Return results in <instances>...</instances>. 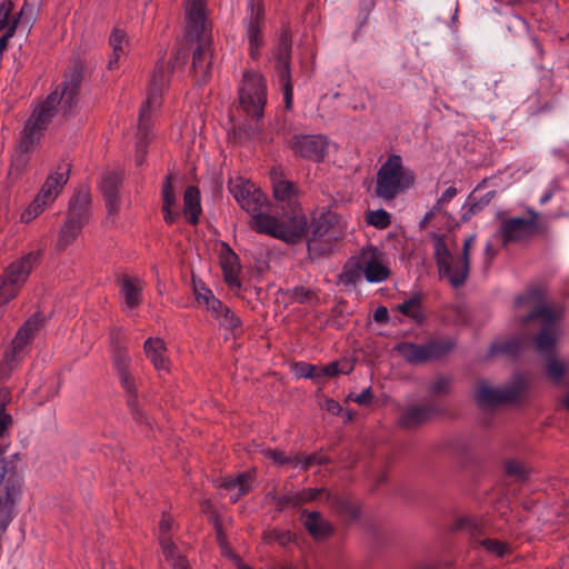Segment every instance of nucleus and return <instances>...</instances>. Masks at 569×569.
Wrapping results in <instances>:
<instances>
[{"mask_svg":"<svg viewBox=\"0 0 569 569\" xmlns=\"http://www.w3.org/2000/svg\"><path fill=\"white\" fill-rule=\"evenodd\" d=\"M229 191L239 206L250 216L248 224L253 231L268 234L287 243H297L307 230V218L297 209L276 217L267 212V196L249 180L237 177L230 179Z\"/></svg>","mask_w":569,"mask_h":569,"instance_id":"f257e3e1","label":"nucleus"},{"mask_svg":"<svg viewBox=\"0 0 569 569\" xmlns=\"http://www.w3.org/2000/svg\"><path fill=\"white\" fill-rule=\"evenodd\" d=\"M515 313L522 323L536 321L541 326L533 345L538 353L550 356L561 337L559 320L562 309L545 303L542 288H530L515 299Z\"/></svg>","mask_w":569,"mask_h":569,"instance_id":"f03ea898","label":"nucleus"},{"mask_svg":"<svg viewBox=\"0 0 569 569\" xmlns=\"http://www.w3.org/2000/svg\"><path fill=\"white\" fill-rule=\"evenodd\" d=\"M206 0H186L184 40L194 44L192 69L198 83L208 81L211 74V29L207 21Z\"/></svg>","mask_w":569,"mask_h":569,"instance_id":"7ed1b4c3","label":"nucleus"},{"mask_svg":"<svg viewBox=\"0 0 569 569\" xmlns=\"http://www.w3.org/2000/svg\"><path fill=\"white\" fill-rule=\"evenodd\" d=\"M432 238L435 240V258L439 274L447 278L452 287H460L469 273L470 251L476 241V234H470L465 239L460 258L452 257L442 236L433 233Z\"/></svg>","mask_w":569,"mask_h":569,"instance_id":"20e7f679","label":"nucleus"},{"mask_svg":"<svg viewBox=\"0 0 569 569\" xmlns=\"http://www.w3.org/2000/svg\"><path fill=\"white\" fill-rule=\"evenodd\" d=\"M81 82V72L74 70L62 83L61 89L54 90L48 98L39 104L28 121L33 122L40 129L44 130L51 121L56 106H59L63 113L71 111L76 103Z\"/></svg>","mask_w":569,"mask_h":569,"instance_id":"39448f33","label":"nucleus"},{"mask_svg":"<svg viewBox=\"0 0 569 569\" xmlns=\"http://www.w3.org/2000/svg\"><path fill=\"white\" fill-rule=\"evenodd\" d=\"M415 172L403 166L402 158L391 154L377 172L376 194L383 200H392L415 182Z\"/></svg>","mask_w":569,"mask_h":569,"instance_id":"423d86ee","label":"nucleus"},{"mask_svg":"<svg viewBox=\"0 0 569 569\" xmlns=\"http://www.w3.org/2000/svg\"><path fill=\"white\" fill-rule=\"evenodd\" d=\"M71 166L67 162L60 163L51 171L34 200L21 213V221L29 223L51 206L70 178Z\"/></svg>","mask_w":569,"mask_h":569,"instance_id":"0eeeda50","label":"nucleus"},{"mask_svg":"<svg viewBox=\"0 0 569 569\" xmlns=\"http://www.w3.org/2000/svg\"><path fill=\"white\" fill-rule=\"evenodd\" d=\"M343 236V226L332 212L321 214L315 223L312 236L308 239V252L311 259L329 254L335 243Z\"/></svg>","mask_w":569,"mask_h":569,"instance_id":"6e6552de","label":"nucleus"},{"mask_svg":"<svg viewBox=\"0 0 569 569\" xmlns=\"http://www.w3.org/2000/svg\"><path fill=\"white\" fill-rule=\"evenodd\" d=\"M239 102L243 111L252 119H260L267 102V86L263 76L256 71H246L239 87Z\"/></svg>","mask_w":569,"mask_h":569,"instance_id":"1a4fd4ad","label":"nucleus"},{"mask_svg":"<svg viewBox=\"0 0 569 569\" xmlns=\"http://www.w3.org/2000/svg\"><path fill=\"white\" fill-rule=\"evenodd\" d=\"M539 233V214L532 210L526 217H509L501 220L498 237L502 246L527 242Z\"/></svg>","mask_w":569,"mask_h":569,"instance_id":"9d476101","label":"nucleus"},{"mask_svg":"<svg viewBox=\"0 0 569 569\" xmlns=\"http://www.w3.org/2000/svg\"><path fill=\"white\" fill-rule=\"evenodd\" d=\"M169 83V70L163 64H157L150 81L148 98L143 103L139 116V132L146 130L152 113L160 107L161 97Z\"/></svg>","mask_w":569,"mask_h":569,"instance_id":"9b49d317","label":"nucleus"},{"mask_svg":"<svg viewBox=\"0 0 569 569\" xmlns=\"http://www.w3.org/2000/svg\"><path fill=\"white\" fill-rule=\"evenodd\" d=\"M290 53L291 34L288 29H283L278 39V44L274 50V58L277 73L283 87V98L287 109L291 108L293 97V88L290 78Z\"/></svg>","mask_w":569,"mask_h":569,"instance_id":"f8f14e48","label":"nucleus"},{"mask_svg":"<svg viewBox=\"0 0 569 569\" xmlns=\"http://www.w3.org/2000/svg\"><path fill=\"white\" fill-rule=\"evenodd\" d=\"M363 277L370 283H379L389 279L391 270L387 254L373 246L363 247L359 253Z\"/></svg>","mask_w":569,"mask_h":569,"instance_id":"ddd939ff","label":"nucleus"},{"mask_svg":"<svg viewBox=\"0 0 569 569\" xmlns=\"http://www.w3.org/2000/svg\"><path fill=\"white\" fill-rule=\"evenodd\" d=\"M453 345L448 341H435L427 345H415L411 342L399 343L397 351L410 363H423L439 358L452 349Z\"/></svg>","mask_w":569,"mask_h":569,"instance_id":"4468645a","label":"nucleus"},{"mask_svg":"<svg viewBox=\"0 0 569 569\" xmlns=\"http://www.w3.org/2000/svg\"><path fill=\"white\" fill-rule=\"evenodd\" d=\"M249 17L244 21L246 36L249 42V54L257 59L263 46L262 28L264 26V7L262 0L249 1Z\"/></svg>","mask_w":569,"mask_h":569,"instance_id":"2eb2a0df","label":"nucleus"},{"mask_svg":"<svg viewBox=\"0 0 569 569\" xmlns=\"http://www.w3.org/2000/svg\"><path fill=\"white\" fill-rule=\"evenodd\" d=\"M329 143V139L322 134L296 136L291 148L296 156L319 163L327 157Z\"/></svg>","mask_w":569,"mask_h":569,"instance_id":"dca6fc26","label":"nucleus"},{"mask_svg":"<svg viewBox=\"0 0 569 569\" xmlns=\"http://www.w3.org/2000/svg\"><path fill=\"white\" fill-rule=\"evenodd\" d=\"M523 390L522 385L495 389L486 381H479L475 390V399L481 407H490L517 400Z\"/></svg>","mask_w":569,"mask_h":569,"instance_id":"f3484780","label":"nucleus"},{"mask_svg":"<svg viewBox=\"0 0 569 569\" xmlns=\"http://www.w3.org/2000/svg\"><path fill=\"white\" fill-rule=\"evenodd\" d=\"M122 311L129 313L143 302L144 281L137 276L122 274L117 279Z\"/></svg>","mask_w":569,"mask_h":569,"instance_id":"a211bd4d","label":"nucleus"},{"mask_svg":"<svg viewBox=\"0 0 569 569\" xmlns=\"http://www.w3.org/2000/svg\"><path fill=\"white\" fill-rule=\"evenodd\" d=\"M20 492V478L4 459L0 460V500L16 502Z\"/></svg>","mask_w":569,"mask_h":569,"instance_id":"6ab92c4d","label":"nucleus"},{"mask_svg":"<svg viewBox=\"0 0 569 569\" xmlns=\"http://www.w3.org/2000/svg\"><path fill=\"white\" fill-rule=\"evenodd\" d=\"M19 26V17L14 12L11 0L0 2V53L8 47V41L14 36Z\"/></svg>","mask_w":569,"mask_h":569,"instance_id":"aec40b11","label":"nucleus"},{"mask_svg":"<svg viewBox=\"0 0 569 569\" xmlns=\"http://www.w3.org/2000/svg\"><path fill=\"white\" fill-rule=\"evenodd\" d=\"M42 326V320L38 315L31 316L18 330L11 341L9 350L21 356H26V348L31 343L34 335Z\"/></svg>","mask_w":569,"mask_h":569,"instance_id":"412c9836","label":"nucleus"},{"mask_svg":"<svg viewBox=\"0 0 569 569\" xmlns=\"http://www.w3.org/2000/svg\"><path fill=\"white\" fill-rule=\"evenodd\" d=\"M38 254L34 252H29L22 258L11 262L2 276L22 288L29 278L34 264L37 263Z\"/></svg>","mask_w":569,"mask_h":569,"instance_id":"4be33fe9","label":"nucleus"},{"mask_svg":"<svg viewBox=\"0 0 569 569\" xmlns=\"http://www.w3.org/2000/svg\"><path fill=\"white\" fill-rule=\"evenodd\" d=\"M122 182V173L107 172L103 174L101 190L106 200V206L110 214H118L120 208L119 187Z\"/></svg>","mask_w":569,"mask_h":569,"instance_id":"5701e85b","label":"nucleus"},{"mask_svg":"<svg viewBox=\"0 0 569 569\" xmlns=\"http://www.w3.org/2000/svg\"><path fill=\"white\" fill-rule=\"evenodd\" d=\"M143 351L147 359L153 365L157 371H169L170 360L167 356V347L160 338H148L143 343Z\"/></svg>","mask_w":569,"mask_h":569,"instance_id":"b1692460","label":"nucleus"},{"mask_svg":"<svg viewBox=\"0 0 569 569\" xmlns=\"http://www.w3.org/2000/svg\"><path fill=\"white\" fill-rule=\"evenodd\" d=\"M253 483V473L251 471L240 472L234 477H229L222 479L220 487L230 491V499L232 502L238 501V499L248 493Z\"/></svg>","mask_w":569,"mask_h":569,"instance_id":"393cba45","label":"nucleus"},{"mask_svg":"<svg viewBox=\"0 0 569 569\" xmlns=\"http://www.w3.org/2000/svg\"><path fill=\"white\" fill-rule=\"evenodd\" d=\"M433 413L435 409L430 406H412L402 411L398 425L405 429H413L427 422Z\"/></svg>","mask_w":569,"mask_h":569,"instance_id":"a878e982","label":"nucleus"},{"mask_svg":"<svg viewBox=\"0 0 569 569\" xmlns=\"http://www.w3.org/2000/svg\"><path fill=\"white\" fill-rule=\"evenodd\" d=\"M109 44L112 49V53L108 61V69L114 70L119 67L120 59L128 53L129 41L126 31L116 27L110 34Z\"/></svg>","mask_w":569,"mask_h":569,"instance_id":"bb28decb","label":"nucleus"},{"mask_svg":"<svg viewBox=\"0 0 569 569\" xmlns=\"http://www.w3.org/2000/svg\"><path fill=\"white\" fill-rule=\"evenodd\" d=\"M161 199H162V213H163V220L168 224H173L178 221L180 217L179 210L176 209L177 207V198L176 193L173 191V187L171 183V177L168 176L162 184L161 190Z\"/></svg>","mask_w":569,"mask_h":569,"instance_id":"cd10ccee","label":"nucleus"},{"mask_svg":"<svg viewBox=\"0 0 569 569\" xmlns=\"http://www.w3.org/2000/svg\"><path fill=\"white\" fill-rule=\"evenodd\" d=\"M91 203V194L88 189H79L70 200L68 217L82 223L88 222V210Z\"/></svg>","mask_w":569,"mask_h":569,"instance_id":"c85d7f7f","label":"nucleus"},{"mask_svg":"<svg viewBox=\"0 0 569 569\" xmlns=\"http://www.w3.org/2000/svg\"><path fill=\"white\" fill-rule=\"evenodd\" d=\"M201 213L200 191L190 186L183 194V214L190 224H197Z\"/></svg>","mask_w":569,"mask_h":569,"instance_id":"c756f323","label":"nucleus"},{"mask_svg":"<svg viewBox=\"0 0 569 569\" xmlns=\"http://www.w3.org/2000/svg\"><path fill=\"white\" fill-rule=\"evenodd\" d=\"M305 527L308 532L316 539H325L332 532V527L317 511L303 512Z\"/></svg>","mask_w":569,"mask_h":569,"instance_id":"7c9ffc66","label":"nucleus"},{"mask_svg":"<svg viewBox=\"0 0 569 569\" xmlns=\"http://www.w3.org/2000/svg\"><path fill=\"white\" fill-rule=\"evenodd\" d=\"M221 268L223 271L224 281L230 287H240L239 272L240 264L237 254L232 251H228L221 257Z\"/></svg>","mask_w":569,"mask_h":569,"instance_id":"2f4dec72","label":"nucleus"},{"mask_svg":"<svg viewBox=\"0 0 569 569\" xmlns=\"http://www.w3.org/2000/svg\"><path fill=\"white\" fill-rule=\"evenodd\" d=\"M361 276H363V271L357 254L346 262L342 272L338 277V282L346 287H355Z\"/></svg>","mask_w":569,"mask_h":569,"instance_id":"473e14b6","label":"nucleus"},{"mask_svg":"<svg viewBox=\"0 0 569 569\" xmlns=\"http://www.w3.org/2000/svg\"><path fill=\"white\" fill-rule=\"evenodd\" d=\"M42 133L43 130L37 127V124L27 121L17 146L18 151L21 153L30 152L33 149V147L40 141Z\"/></svg>","mask_w":569,"mask_h":569,"instance_id":"72a5a7b5","label":"nucleus"},{"mask_svg":"<svg viewBox=\"0 0 569 569\" xmlns=\"http://www.w3.org/2000/svg\"><path fill=\"white\" fill-rule=\"evenodd\" d=\"M83 226L84 223L68 217V220L66 221L60 231L58 247L60 249H63L71 244L74 241V239L79 236Z\"/></svg>","mask_w":569,"mask_h":569,"instance_id":"f704fd0d","label":"nucleus"},{"mask_svg":"<svg viewBox=\"0 0 569 569\" xmlns=\"http://www.w3.org/2000/svg\"><path fill=\"white\" fill-rule=\"evenodd\" d=\"M160 545L166 560L170 562L173 569H188V561L178 553L177 547L170 538H162Z\"/></svg>","mask_w":569,"mask_h":569,"instance_id":"c9c22d12","label":"nucleus"},{"mask_svg":"<svg viewBox=\"0 0 569 569\" xmlns=\"http://www.w3.org/2000/svg\"><path fill=\"white\" fill-rule=\"evenodd\" d=\"M568 371V365L565 360L549 357L546 363L547 376L556 383H560Z\"/></svg>","mask_w":569,"mask_h":569,"instance_id":"e433bc0d","label":"nucleus"},{"mask_svg":"<svg viewBox=\"0 0 569 569\" xmlns=\"http://www.w3.org/2000/svg\"><path fill=\"white\" fill-rule=\"evenodd\" d=\"M289 299L297 303H317L319 301L318 295L315 290L298 286L287 292Z\"/></svg>","mask_w":569,"mask_h":569,"instance_id":"4c0bfd02","label":"nucleus"},{"mask_svg":"<svg viewBox=\"0 0 569 569\" xmlns=\"http://www.w3.org/2000/svg\"><path fill=\"white\" fill-rule=\"evenodd\" d=\"M22 357L7 349L3 355V359L0 362V380L8 379L12 371L18 368L22 361Z\"/></svg>","mask_w":569,"mask_h":569,"instance_id":"58836bf2","label":"nucleus"},{"mask_svg":"<svg viewBox=\"0 0 569 569\" xmlns=\"http://www.w3.org/2000/svg\"><path fill=\"white\" fill-rule=\"evenodd\" d=\"M327 461V457L319 452L311 455L297 453L293 456V467H300L303 470H308L312 466L323 465Z\"/></svg>","mask_w":569,"mask_h":569,"instance_id":"ea45409f","label":"nucleus"},{"mask_svg":"<svg viewBox=\"0 0 569 569\" xmlns=\"http://www.w3.org/2000/svg\"><path fill=\"white\" fill-rule=\"evenodd\" d=\"M297 193V187L288 180H278L273 183V197L278 201L290 202Z\"/></svg>","mask_w":569,"mask_h":569,"instance_id":"a19ab883","label":"nucleus"},{"mask_svg":"<svg viewBox=\"0 0 569 569\" xmlns=\"http://www.w3.org/2000/svg\"><path fill=\"white\" fill-rule=\"evenodd\" d=\"M397 309L405 316L420 321L422 319L421 301L419 297H412L398 305Z\"/></svg>","mask_w":569,"mask_h":569,"instance_id":"79ce46f5","label":"nucleus"},{"mask_svg":"<svg viewBox=\"0 0 569 569\" xmlns=\"http://www.w3.org/2000/svg\"><path fill=\"white\" fill-rule=\"evenodd\" d=\"M479 545L482 546L488 552L498 557H505L511 552L510 546L499 539L486 538L479 540Z\"/></svg>","mask_w":569,"mask_h":569,"instance_id":"37998d69","label":"nucleus"},{"mask_svg":"<svg viewBox=\"0 0 569 569\" xmlns=\"http://www.w3.org/2000/svg\"><path fill=\"white\" fill-rule=\"evenodd\" d=\"M21 288L1 276L0 278V306L8 305L11 300H13Z\"/></svg>","mask_w":569,"mask_h":569,"instance_id":"c03bdc74","label":"nucleus"},{"mask_svg":"<svg viewBox=\"0 0 569 569\" xmlns=\"http://www.w3.org/2000/svg\"><path fill=\"white\" fill-rule=\"evenodd\" d=\"M16 502L0 500V537L4 535L14 518Z\"/></svg>","mask_w":569,"mask_h":569,"instance_id":"a18cd8bd","label":"nucleus"},{"mask_svg":"<svg viewBox=\"0 0 569 569\" xmlns=\"http://www.w3.org/2000/svg\"><path fill=\"white\" fill-rule=\"evenodd\" d=\"M366 221L378 229H386L391 223V217L386 210L379 209L369 211L366 216Z\"/></svg>","mask_w":569,"mask_h":569,"instance_id":"49530a36","label":"nucleus"},{"mask_svg":"<svg viewBox=\"0 0 569 569\" xmlns=\"http://www.w3.org/2000/svg\"><path fill=\"white\" fill-rule=\"evenodd\" d=\"M37 3L34 0H24L21 9L17 11V16L19 17V23H24L27 26L32 24L37 16Z\"/></svg>","mask_w":569,"mask_h":569,"instance_id":"de8ad7c7","label":"nucleus"},{"mask_svg":"<svg viewBox=\"0 0 569 569\" xmlns=\"http://www.w3.org/2000/svg\"><path fill=\"white\" fill-rule=\"evenodd\" d=\"M260 452L266 459L271 460L274 465H290L293 467V456H286L281 450L266 448L261 449Z\"/></svg>","mask_w":569,"mask_h":569,"instance_id":"09e8293b","label":"nucleus"},{"mask_svg":"<svg viewBox=\"0 0 569 569\" xmlns=\"http://www.w3.org/2000/svg\"><path fill=\"white\" fill-rule=\"evenodd\" d=\"M505 471L509 477L516 479H525L528 476V468L525 462L520 460H508L505 463Z\"/></svg>","mask_w":569,"mask_h":569,"instance_id":"8fccbe9b","label":"nucleus"},{"mask_svg":"<svg viewBox=\"0 0 569 569\" xmlns=\"http://www.w3.org/2000/svg\"><path fill=\"white\" fill-rule=\"evenodd\" d=\"M8 397V391H0V437H2L8 428L12 425L11 415L3 411V406Z\"/></svg>","mask_w":569,"mask_h":569,"instance_id":"3c124183","label":"nucleus"},{"mask_svg":"<svg viewBox=\"0 0 569 569\" xmlns=\"http://www.w3.org/2000/svg\"><path fill=\"white\" fill-rule=\"evenodd\" d=\"M495 196H496V191H489L479 199H476V197L473 194H471L469 197V203H470L469 211L471 213H476V212L480 211L487 204H489V202L495 198Z\"/></svg>","mask_w":569,"mask_h":569,"instance_id":"603ef678","label":"nucleus"},{"mask_svg":"<svg viewBox=\"0 0 569 569\" xmlns=\"http://www.w3.org/2000/svg\"><path fill=\"white\" fill-rule=\"evenodd\" d=\"M263 539L267 542L278 541L281 546H284L291 540V535L288 531H281L278 529H269V530L264 531Z\"/></svg>","mask_w":569,"mask_h":569,"instance_id":"864d4df0","label":"nucleus"},{"mask_svg":"<svg viewBox=\"0 0 569 569\" xmlns=\"http://www.w3.org/2000/svg\"><path fill=\"white\" fill-rule=\"evenodd\" d=\"M113 365L116 367V370L119 373L129 371L130 366V357L124 350L118 349L112 357Z\"/></svg>","mask_w":569,"mask_h":569,"instance_id":"5fc2aeb1","label":"nucleus"},{"mask_svg":"<svg viewBox=\"0 0 569 569\" xmlns=\"http://www.w3.org/2000/svg\"><path fill=\"white\" fill-rule=\"evenodd\" d=\"M522 342L518 339L506 341L501 346H493L492 352L513 355L521 350Z\"/></svg>","mask_w":569,"mask_h":569,"instance_id":"6e6d98bb","label":"nucleus"},{"mask_svg":"<svg viewBox=\"0 0 569 569\" xmlns=\"http://www.w3.org/2000/svg\"><path fill=\"white\" fill-rule=\"evenodd\" d=\"M218 320L220 326L226 327L228 329H234L240 325L239 318L229 308H227L224 312L221 313Z\"/></svg>","mask_w":569,"mask_h":569,"instance_id":"4d7b16f0","label":"nucleus"},{"mask_svg":"<svg viewBox=\"0 0 569 569\" xmlns=\"http://www.w3.org/2000/svg\"><path fill=\"white\" fill-rule=\"evenodd\" d=\"M319 493L320 490L318 489H307L299 493H296L295 498L290 499V501H292V506H300L305 502L315 500Z\"/></svg>","mask_w":569,"mask_h":569,"instance_id":"13d9d810","label":"nucleus"},{"mask_svg":"<svg viewBox=\"0 0 569 569\" xmlns=\"http://www.w3.org/2000/svg\"><path fill=\"white\" fill-rule=\"evenodd\" d=\"M457 528L459 529H468L470 532H475L480 528V521L471 516H465L458 519Z\"/></svg>","mask_w":569,"mask_h":569,"instance_id":"bf43d9fd","label":"nucleus"},{"mask_svg":"<svg viewBox=\"0 0 569 569\" xmlns=\"http://www.w3.org/2000/svg\"><path fill=\"white\" fill-rule=\"evenodd\" d=\"M451 386V381L449 378L440 377L433 381L430 387V391L436 395H445L449 392Z\"/></svg>","mask_w":569,"mask_h":569,"instance_id":"052dcab7","label":"nucleus"},{"mask_svg":"<svg viewBox=\"0 0 569 569\" xmlns=\"http://www.w3.org/2000/svg\"><path fill=\"white\" fill-rule=\"evenodd\" d=\"M298 375L302 378H319V367L310 363H301L298 366Z\"/></svg>","mask_w":569,"mask_h":569,"instance_id":"680f3d73","label":"nucleus"},{"mask_svg":"<svg viewBox=\"0 0 569 569\" xmlns=\"http://www.w3.org/2000/svg\"><path fill=\"white\" fill-rule=\"evenodd\" d=\"M372 398H373V395L371 392V389L367 388V389L362 390L361 393H359L357 396H353L352 393H350L347 399L352 400V401L357 402L358 405L368 406L371 403Z\"/></svg>","mask_w":569,"mask_h":569,"instance_id":"e2e57ef3","label":"nucleus"},{"mask_svg":"<svg viewBox=\"0 0 569 569\" xmlns=\"http://www.w3.org/2000/svg\"><path fill=\"white\" fill-rule=\"evenodd\" d=\"M341 372H348V370H342L339 368V362L335 361L327 366L319 367L320 377H333Z\"/></svg>","mask_w":569,"mask_h":569,"instance_id":"0e129e2a","label":"nucleus"},{"mask_svg":"<svg viewBox=\"0 0 569 569\" xmlns=\"http://www.w3.org/2000/svg\"><path fill=\"white\" fill-rule=\"evenodd\" d=\"M228 307L214 297H209L207 309L218 319Z\"/></svg>","mask_w":569,"mask_h":569,"instance_id":"69168bd1","label":"nucleus"},{"mask_svg":"<svg viewBox=\"0 0 569 569\" xmlns=\"http://www.w3.org/2000/svg\"><path fill=\"white\" fill-rule=\"evenodd\" d=\"M173 527V520L170 517L163 516L159 523V541L162 538H169L168 533Z\"/></svg>","mask_w":569,"mask_h":569,"instance_id":"338daca9","label":"nucleus"},{"mask_svg":"<svg viewBox=\"0 0 569 569\" xmlns=\"http://www.w3.org/2000/svg\"><path fill=\"white\" fill-rule=\"evenodd\" d=\"M457 194V189L455 187H449L441 197L437 200L435 207L440 210V208L451 201Z\"/></svg>","mask_w":569,"mask_h":569,"instance_id":"774afa93","label":"nucleus"}]
</instances>
